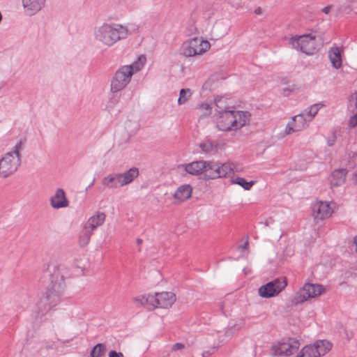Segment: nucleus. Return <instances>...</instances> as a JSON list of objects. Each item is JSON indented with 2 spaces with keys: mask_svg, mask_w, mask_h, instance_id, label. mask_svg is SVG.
Returning a JSON list of instances; mask_svg holds the SVG:
<instances>
[{
  "mask_svg": "<svg viewBox=\"0 0 357 357\" xmlns=\"http://www.w3.org/2000/svg\"><path fill=\"white\" fill-rule=\"evenodd\" d=\"M300 342L295 338H288L287 340L278 342L272 347L273 354L275 356H291L296 352Z\"/></svg>",
  "mask_w": 357,
  "mask_h": 357,
  "instance_id": "11",
  "label": "nucleus"
},
{
  "mask_svg": "<svg viewBox=\"0 0 357 357\" xmlns=\"http://www.w3.org/2000/svg\"><path fill=\"white\" fill-rule=\"evenodd\" d=\"M347 174V170L344 168L334 170L330 178L331 187H338L344 184Z\"/></svg>",
  "mask_w": 357,
  "mask_h": 357,
  "instance_id": "19",
  "label": "nucleus"
},
{
  "mask_svg": "<svg viewBox=\"0 0 357 357\" xmlns=\"http://www.w3.org/2000/svg\"><path fill=\"white\" fill-rule=\"evenodd\" d=\"M199 109L204 112L202 116H208L211 114V107L208 103H202L199 106Z\"/></svg>",
  "mask_w": 357,
  "mask_h": 357,
  "instance_id": "35",
  "label": "nucleus"
},
{
  "mask_svg": "<svg viewBox=\"0 0 357 357\" xmlns=\"http://www.w3.org/2000/svg\"><path fill=\"white\" fill-rule=\"evenodd\" d=\"M106 218V215L103 212H96L93 215L89 218L85 223V229H89L93 231L98 227L101 226Z\"/></svg>",
  "mask_w": 357,
  "mask_h": 357,
  "instance_id": "17",
  "label": "nucleus"
},
{
  "mask_svg": "<svg viewBox=\"0 0 357 357\" xmlns=\"http://www.w3.org/2000/svg\"><path fill=\"white\" fill-rule=\"evenodd\" d=\"M231 183L234 184L239 185L245 190H249L255 183L253 181L248 182L244 178L242 177H236V178L232 179Z\"/></svg>",
  "mask_w": 357,
  "mask_h": 357,
  "instance_id": "28",
  "label": "nucleus"
},
{
  "mask_svg": "<svg viewBox=\"0 0 357 357\" xmlns=\"http://www.w3.org/2000/svg\"><path fill=\"white\" fill-rule=\"evenodd\" d=\"M211 47L208 40L202 38L195 37L185 41L181 47V54L186 57L201 55L206 52Z\"/></svg>",
  "mask_w": 357,
  "mask_h": 357,
  "instance_id": "7",
  "label": "nucleus"
},
{
  "mask_svg": "<svg viewBox=\"0 0 357 357\" xmlns=\"http://www.w3.org/2000/svg\"><path fill=\"white\" fill-rule=\"evenodd\" d=\"M218 162L213 161H205L204 168V176L207 179H216L218 178V175H216L215 168L217 166Z\"/></svg>",
  "mask_w": 357,
  "mask_h": 357,
  "instance_id": "23",
  "label": "nucleus"
},
{
  "mask_svg": "<svg viewBox=\"0 0 357 357\" xmlns=\"http://www.w3.org/2000/svg\"><path fill=\"white\" fill-rule=\"evenodd\" d=\"M46 0H22L25 13L32 16L44 7Z\"/></svg>",
  "mask_w": 357,
  "mask_h": 357,
  "instance_id": "14",
  "label": "nucleus"
},
{
  "mask_svg": "<svg viewBox=\"0 0 357 357\" xmlns=\"http://www.w3.org/2000/svg\"><path fill=\"white\" fill-rule=\"evenodd\" d=\"M309 120L305 116V114L301 113L292 117L286 128L285 134L291 135L294 132L301 131L308 126Z\"/></svg>",
  "mask_w": 357,
  "mask_h": 357,
  "instance_id": "12",
  "label": "nucleus"
},
{
  "mask_svg": "<svg viewBox=\"0 0 357 357\" xmlns=\"http://www.w3.org/2000/svg\"><path fill=\"white\" fill-rule=\"evenodd\" d=\"M215 168V172L217 173L216 175H218V178H222V171L220 167V162H218L217 166Z\"/></svg>",
  "mask_w": 357,
  "mask_h": 357,
  "instance_id": "40",
  "label": "nucleus"
},
{
  "mask_svg": "<svg viewBox=\"0 0 357 357\" xmlns=\"http://www.w3.org/2000/svg\"><path fill=\"white\" fill-rule=\"evenodd\" d=\"M184 170L191 175L198 176L204 174L205 166V160H197L192 162L181 165Z\"/></svg>",
  "mask_w": 357,
  "mask_h": 357,
  "instance_id": "16",
  "label": "nucleus"
},
{
  "mask_svg": "<svg viewBox=\"0 0 357 357\" xmlns=\"http://www.w3.org/2000/svg\"><path fill=\"white\" fill-rule=\"evenodd\" d=\"M184 344L182 343H176L172 347V350L177 351L184 348Z\"/></svg>",
  "mask_w": 357,
  "mask_h": 357,
  "instance_id": "42",
  "label": "nucleus"
},
{
  "mask_svg": "<svg viewBox=\"0 0 357 357\" xmlns=\"http://www.w3.org/2000/svg\"><path fill=\"white\" fill-rule=\"evenodd\" d=\"M312 344L304 347L296 357H317Z\"/></svg>",
  "mask_w": 357,
  "mask_h": 357,
  "instance_id": "30",
  "label": "nucleus"
},
{
  "mask_svg": "<svg viewBox=\"0 0 357 357\" xmlns=\"http://www.w3.org/2000/svg\"><path fill=\"white\" fill-rule=\"evenodd\" d=\"M128 35V29L120 24H103L96 29V40L107 47H111Z\"/></svg>",
  "mask_w": 357,
  "mask_h": 357,
  "instance_id": "3",
  "label": "nucleus"
},
{
  "mask_svg": "<svg viewBox=\"0 0 357 357\" xmlns=\"http://www.w3.org/2000/svg\"><path fill=\"white\" fill-rule=\"evenodd\" d=\"M312 346L314 348V350L317 357L324 356L332 348V344L326 340H317Z\"/></svg>",
  "mask_w": 357,
  "mask_h": 357,
  "instance_id": "20",
  "label": "nucleus"
},
{
  "mask_svg": "<svg viewBox=\"0 0 357 357\" xmlns=\"http://www.w3.org/2000/svg\"><path fill=\"white\" fill-rule=\"evenodd\" d=\"M139 175V169L132 167L124 173H113L104 177L102 184L107 188H118L130 183Z\"/></svg>",
  "mask_w": 357,
  "mask_h": 357,
  "instance_id": "6",
  "label": "nucleus"
},
{
  "mask_svg": "<svg viewBox=\"0 0 357 357\" xmlns=\"http://www.w3.org/2000/svg\"><path fill=\"white\" fill-rule=\"evenodd\" d=\"M332 8V6H327L326 7H324L323 9H322V12L324 13L325 14L328 15L329 14Z\"/></svg>",
  "mask_w": 357,
  "mask_h": 357,
  "instance_id": "43",
  "label": "nucleus"
},
{
  "mask_svg": "<svg viewBox=\"0 0 357 357\" xmlns=\"http://www.w3.org/2000/svg\"><path fill=\"white\" fill-rule=\"evenodd\" d=\"M145 301L146 304V309L148 310H151L155 307H159L158 299H157V293L153 295H148L145 296Z\"/></svg>",
  "mask_w": 357,
  "mask_h": 357,
  "instance_id": "26",
  "label": "nucleus"
},
{
  "mask_svg": "<svg viewBox=\"0 0 357 357\" xmlns=\"http://www.w3.org/2000/svg\"><path fill=\"white\" fill-rule=\"evenodd\" d=\"M133 303L137 307H144L146 308V304L145 301V296H140L133 298Z\"/></svg>",
  "mask_w": 357,
  "mask_h": 357,
  "instance_id": "34",
  "label": "nucleus"
},
{
  "mask_svg": "<svg viewBox=\"0 0 357 357\" xmlns=\"http://www.w3.org/2000/svg\"><path fill=\"white\" fill-rule=\"evenodd\" d=\"M192 91L190 89H182L179 92L178 104L183 105L192 96Z\"/></svg>",
  "mask_w": 357,
  "mask_h": 357,
  "instance_id": "29",
  "label": "nucleus"
},
{
  "mask_svg": "<svg viewBox=\"0 0 357 357\" xmlns=\"http://www.w3.org/2000/svg\"><path fill=\"white\" fill-rule=\"evenodd\" d=\"M255 13L257 15H260L262 13V9L261 8H257L255 10Z\"/></svg>",
  "mask_w": 357,
  "mask_h": 357,
  "instance_id": "45",
  "label": "nucleus"
},
{
  "mask_svg": "<svg viewBox=\"0 0 357 357\" xmlns=\"http://www.w3.org/2000/svg\"><path fill=\"white\" fill-rule=\"evenodd\" d=\"M324 290L321 284L306 283L295 294L292 302L295 305L303 303L310 298L320 296Z\"/></svg>",
  "mask_w": 357,
  "mask_h": 357,
  "instance_id": "8",
  "label": "nucleus"
},
{
  "mask_svg": "<svg viewBox=\"0 0 357 357\" xmlns=\"http://www.w3.org/2000/svg\"><path fill=\"white\" fill-rule=\"evenodd\" d=\"M332 213L333 210L327 202H319L312 206V215L317 220L328 218Z\"/></svg>",
  "mask_w": 357,
  "mask_h": 357,
  "instance_id": "13",
  "label": "nucleus"
},
{
  "mask_svg": "<svg viewBox=\"0 0 357 357\" xmlns=\"http://www.w3.org/2000/svg\"><path fill=\"white\" fill-rule=\"evenodd\" d=\"M336 141V137L334 134L332 135L331 137H330L328 141L327 144L329 146H332L334 145L335 142Z\"/></svg>",
  "mask_w": 357,
  "mask_h": 357,
  "instance_id": "41",
  "label": "nucleus"
},
{
  "mask_svg": "<svg viewBox=\"0 0 357 357\" xmlns=\"http://www.w3.org/2000/svg\"><path fill=\"white\" fill-rule=\"evenodd\" d=\"M25 139H20L12 151L4 154L0 159V177L7 178L13 175L21 165L20 152L24 149Z\"/></svg>",
  "mask_w": 357,
  "mask_h": 357,
  "instance_id": "4",
  "label": "nucleus"
},
{
  "mask_svg": "<svg viewBox=\"0 0 357 357\" xmlns=\"http://www.w3.org/2000/svg\"><path fill=\"white\" fill-rule=\"evenodd\" d=\"M349 125L351 128H354L357 125V112L350 117Z\"/></svg>",
  "mask_w": 357,
  "mask_h": 357,
  "instance_id": "38",
  "label": "nucleus"
},
{
  "mask_svg": "<svg viewBox=\"0 0 357 357\" xmlns=\"http://www.w3.org/2000/svg\"><path fill=\"white\" fill-rule=\"evenodd\" d=\"M199 147L202 151L205 153H209L217 150V146L208 140L200 144Z\"/></svg>",
  "mask_w": 357,
  "mask_h": 357,
  "instance_id": "32",
  "label": "nucleus"
},
{
  "mask_svg": "<svg viewBox=\"0 0 357 357\" xmlns=\"http://www.w3.org/2000/svg\"><path fill=\"white\" fill-rule=\"evenodd\" d=\"M137 244H138V245H140V244L142 243V239H140V238H138V239L137 240Z\"/></svg>",
  "mask_w": 357,
  "mask_h": 357,
  "instance_id": "48",
  "label": "nucleus"
},
{
  "mask_svg": "<svg viewBox=\"0 0 357 357\" xmlns=\"http://www.w3.org/2000/svg\"><path fill=\"white\" fill-rule=\"evenodd\" d=\"M220 167H221L222 178L227 177V176L230 175L231 174H234V165L233 163H231V162L221 163L220 162Z\"/></svg>",
  "mask_w": 357,
  "mask_h": 357,
  "instance_id": "31",
  "label": "nucleus"
},
{
  "mask_svg": "<svg viewBox=\"0 0 357 357\" xmlns=\"http://www.w3.org/2000/svg\"><path fill=\"white\" fill-rule=\"evenodd\" d=\"M285 278L275 279L259 288L258 293L261 297L271 298L277 296L287 286Z\"/></svg>",
  "mask_w": 357,
  "mask_h": 357,
  "instance_id": "10",
  "label": "nucleus"
},
{
  "mask_svg": "<svg viewBox=\"0 0 357 357\" xmlns=\"http://www.w3.org/2000/svg\"><path fill=\"white\" fill-rule=\"evenodd\" d=\"M349 108L353 112L354 109H357V91L349 99Z\"/></svg>",
  "mask_w": 357,
  "mask_h": 357,
  "instance_id": "36",
  "label": "nucleus"
},
{
  "mask_svg": "<svg viewBox=\"0 0 357 357\" xmlns=\"http://www.w3.org/2000/svg\"><path fill=\"white\" fill-rule=\"evenodd\" d=\"M215 105L216 107L215 111L218 113V110L227 111L228 107L225 105V100L222 97L215 98Z\"/></svg>",
  "mask_w": 357,
  "mask_h": 357,
  "instance_id": "33",
  "label": "nucleus"
},
{
  "mask_svg": "<svg viewBox=\"0 0 357 357\" xmlns=\"http://www.w3.org/2000/svg\"><path fill=\"white\" fill-rule=\"evenodd\" d=\"M319 109V105L314 104L307 107L305 110H304L302 113L305 114V116L307 117V120L310 122L315 115L317 114Z\"/></svg>",
  "mask_w": 357,
  "mask_h": 357,
  "instance_id": "27",
  "label": "nucleus"
},
{
  "mask_svg": "<svg viewBox=\"0 0 357 357\" xmlns=\"http://www.w3.org/2000/svg\"><path fill=\"white\" fill-rule=\"evenodd\" d=\"M146 61L144 56L138 58V61L132 65H127L121 67L115 73L112 82L111 91L116 93L123 89L130 82L134 72L139 71Z\"/></svg>",
  "mask_w": 357,
  "mask_h": 357,
  "instance_id": "5",
  "label": "nucleus"
},
{
  "mask_svg": "<svg viewBox=\"0 0 357 357\" xmlns=\"http://www.w3.org/2000/svg\"><path fill=\"white\" fill-rule=\"evenodd\" d=\"M107 348L104 344L98 343L92 349L90 353L91 357H102L105 355Z\"/></svg>",
  "mask_w": 357,
  "mask_h": 357,
  "instance_id": "25",
  "label": "nucleus"
},
{
  "mask_svg": "<svg viewBox=\"0 0 357 357\" xmlns=\"http://www.w3.org/2000/svg\"><path fill=\"white\" fill-rule=\"evenodd\" d=\"M50 282L45 295L40 299L38 304V308L43 314L60 302L66 287L64 278L68 274V270L63 265H54L52 268H50Z\"/></svg>",
  "mask_w": 357,
  "mask_h": 357,
  "instance_id": "1",
  "label": "nucleus"
},
{
  "mask_svg": "<svg viewBox=\"0 0 357 357\" xmlns=\"http://www.w3.org/2000/svg\"><path fill=\"white\" fill-rule=\"evenodd\" d=\"M197 32V28L194 24V22H191L188 24V26L186 29V33L189 36L194 34Z\"/></svg>",
  "mask_w": 357,
  "mask_h": 357,
  "instance_id": "37",
  "label": "nucleus"
},
{
  "mask_svg": "<svg viewBox=\"0 0 357 357\" xmlns=\"http://www.w3.org/2000/svg\"><path fill=\"white\" fill-rule=\"evenodd\" d=\"M353 243H354V244L356 245L355 251H356V252H357V236H356L354 238Z\"/></svg>",
  "mask_w": 357,
  "mask_h": 357,
  "instance_id": "47",
  "label": "nucleus"
},
{
  "mask_svg": "<svg viewBox=\"0 0 357 357\" xmlns=\"http://www.w3.org/2000/svg\"><path fill=\"white\" fill-rule=\"evenodd\" d=\"M51 206L54 208H61L68 206L65 192L61 188H58L53 197L50 198Z\"/></svg>",
  "mask_w": 357,
  "mask_h": 357,
  "instance_id": "15",
  "label": "nucleus"
},
{
  "mask_svg": "<svg viewBox=\"0 0 357 357\" xmlns=\"http://www.w3.org/2000/svg\"><path fill=\"white\" fill-rule=\"evenodd\" d=\"M73 339V337H71L68 340H61V339H58V341L61 342V343L64 344V343H66V342H69L70 340H72Z\"/></svg>",
  "mask_w": 357,
  "mask_h": 357,
  "instance_id": "46",
  "label": "nucleus"
},
{
  "mask_svg": "<svg viewBox=\"0 0 357 357\" xmlns=\"http://www.w3.org/2000/svg\"><path fill=\"white\" fill-rule=\"evenodd\" d=\"M93 234V231L89 229H85V226L84 227L83 230L82 231L79 237V244L81 247H84L87 245L90 241L91 237Z\"/></svg>",
  "mask_w": 357,
  "mask_h": 357,
  "instance_id": "24",
  "label": "nucleus"
},
{
  "mask_svg": "<svg viewBox=\"0 0 357 357\" xmlns=\"http://www.w3.org/2000/svg\"><path fill=\"white\" fill-rule=\"evenodd\" d=\"M217 128L219 130L229 132L238 130L248 125L251 114L247 111L218 110Z\"/></svg>",
  "mask_w": 357,
  "mask_h": 357,
  "instance_id": "2",
  "label": "nucleus"
},
{
  "mask_svg": "<svg viewBox=\"0 0 357 357\" xmlns=\"http://www.w3.org/2000/svg\"><path fill=\"white\" fill-rule=\"evenodd\" d=\"M241 248L243 250H246L248 248V237H247L245 243L241 246Z\"/></svg>",
  "mask_w": 357,
  "mask_h": 357,
  "instance_id": "44",
  "label": "nucleus"
},
{
  "mask_svg": "<svg viewBox=\"0 0 357 357\" xmlns=\"http://www.w3.org/2000/svg\"><path fill=\"white\" fill-rule=\"evenodd\" d=\"M109 357H124V356L121 352H117L116 351L112 350L109 353Z\"/></svg>",
  "mask_w": 357,
  "mask_h": 357,
  "instance_id": "39",
  "label": "nucleus"
},
{
  "mask_svg": "<svg viewBox=\"0 0 357 357\" xmlns=\"http://www.w3.org/2000/svg\"><path fill=\"white\" fill-rule=\"evenodd\" d=\"M290 44L296 50L306 54H312L316 50V38L310 34L292 37Z\"/></svg>",
  "mask_w": 357,
  "mask_h": 357,
  "instance_id": "9",
  "label": "nucleus"
},
{
  "mask_svg": "<svg viewBox=\"0 0 357 357\" xmlns=\"http://www.w3.org/2000/svg\"><path fill=\"white\" fill-rule=\"evenodd\" d=\"M157 299L159 307L167 308L176 301V295L170 291H162L157 293Z\"/></svg>",
  "mask_w": 357,
  "mask_h": 357,
  "instance_id": "18",
  "label": "nucleus"
},
{
  "mask_svg": "<svg viewBox=\"0 0 357 357\" xmlns=\"http://www.w3.org/2000/svg\"><path fill=\"white\" fill-rule=\"evenodd\" d=\"M328 56L333 67L338 69L342 66L341 51L338 47H333L328 52Z\"/></svg>",
  "mask_w": 357,
  "mask_h": 357,
  "instance_id": "22",
  "label": "nucleus"
},
{
  "mask_svg": "<svg viewBox=\"0 0 357 357\" xmlns=\"http://www.w3.org/2000/svg\"><path fill=\"white\" fill-rule=\"evenodd\" d=\"M192 188L189 184L180 186L175 192L174 197L181 202L189 199L192 195Z\"/></svg>",
  "mask_w": 357,
  "mask_h": 357,
  "instance_id": "21",
  "label": "nucleus"
}]
</instances>
